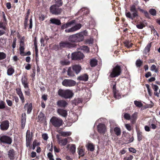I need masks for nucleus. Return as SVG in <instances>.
Returning <instances> with one entry per match:
<instances>
[{
	"label": "nucleus",
	"instance_id": "nucleus-1",
	"mask_svg": "<svg viewBox=\"0 0 160 160\" xmlns=\"http://www.w3.org/2000/svg\"><path fill=\"white\" fill-rule=\"evenodd\" d=\"M58 94L59 96L65 99L70 98H72L74 95L72 90L69 89L64 90L61 88L58 90Z\"/></svg>",
	"mask_w": 160,
	"mask_h": 160
},
{
	"label": "nucleus",
	"instance_id": "nucleus-2",
	"mask_svg": "<svg viewBox=\"0 0 160 160\" xmlns=\"http://www.w3.org/2000/svg\"><path fill=\"white\" fill-rule=\"evenodd\" d=\"M130 10L131 12H132V16L130 12H126L125 15L127 18L133 20L136 17L138 16L136 5L134 4L131 5L130 7Z\"/></svg>",
	"mask_w": 160,
	"mask_h": 160
},
{
	"label": "nucleus",
	"instance_id": "nucleus-3",
	"mask_svg": "<svg viewBox=\"0 0 160 160\" xmlns=\"http://www.w3.org/2000/svg\"><path fill=\"white\" fill-rule=\"evenodd\" d=\"M50 122L55 128H59L63 124V120L60 118L53 116L50 120Z\"/></svg>",
	"mask_w": 160,
	"mask_h": 160
},
{
	"label": "nucleus",
	"instance_id": "nucleus-4",
	"mask_svg": "<svg viewBox=\"0 0 160 160\" xmlns=\"http://www.w3.org/2000/svg\"><path fill=\"white\" fill-rule=\"evenodd\" d=\"M62 9L59 8L57 5H53L51 6L50 8V12L53 14H60L62 12Z\"/></svg>",
	"mask_w": 160,
	"mask_h": 160
},
{
	"label": "nucleus",
	"instance_id": "nucleus-5",
	"mask_svg": "<svg viewBox=\"0 0 160 160\" xmlns=\"http://www.w3.org/2000/svg\"><path fill=\"white\" fill-rule=\"evenodd\" d=\"M12 141V138L7 135H3L0 137V142L3 144H10Z\"/></svg>",
	"mask_w": 160,
	"mask_h": 160
},
{
	"label": "nucleus",
	"instance_id": "nucleus-6",
	"mask_svg": "<svg viewBox=\"0 0 160 160\" xmlns=\"http://www.w3.org/2000/svg\"><path fill=\"white\" fill-rule=\"evenodd\" d=\"M76 84L75 81L71 79H64L62 82V85L67 87L74 86Z\"/></svg>",
	"mask_w": 160,
	"mask_h": 160
},
{
	"label": "nucleus",
	"instance_id": "nucleus-7",
	"mask_svg": "<svg viewBox=\"0 0 160 160\" xmlns=\"http://www.w3.org/2000/svg\"><path fill=\"white\" fill-rule=\"evenodd\" d=\"M81 27L82 25L81 24L77 23L74 26H72L69 29H65V31L66 33L73 32L79 29Z\"/></svg>",
	"mask_w": 160,
	"mask_h": 160
},
{
	"label": "nucleus",
	"instance_id": "nucleus-8",
	"mask_svg": "<svg viewBox=\"0 0 160 160\" xmlns=\"http://www.w3.org/2000/svg\"><path fill=\"white\" fill-rule=\"evenodd\" d=\"M84 57L83 53L80 52H75L72 53L71 58L72 60H80Z\"/></svg>",
	"mask_w": 160,
	"mask_h": 160
},
{
	"label": "nucleus",
	"instance_id": "nucleus-9",
	"mask_svg": "<svg viewBox=\"0 0 160 160\" xmlns=\"http://www.w3.org/2000/svg\"><path fill=\"white\" fill-rule=\"evenodd\" d=\"M59 46L61 48H68L73 47L74 44L68 41H61L59 44Z\"/></svg>",
	"mask_w": 160,
	"mask_h": 160
},
{
	"label": "nucleus",
	"instance_id": "nucleus-10",
	"mask_svg": "<svg viewBox=\"0 0 160 160\" xmlns=\"http://www.w3.org/2000/svg\"><path fill=\"white\" fill-rule=\"evenodd\" d=\"M9 126V122L8 120H6L1 122L0 125V128L1 130L5 131L7 130Z\"/></svg>",
	"mask_w": 160,
	"mask_h": 160
},
{
	"label": "nucleus",
	"instance_id": "nucleus-11",
	"mask_svg": "<svg viewBox=\"0 0 160 160\" xmlns=\"http://www.w3.org/2000/svg\"><path fill=\"white\" fill-rule=\"evenodd\" d=\"M123 140L126 143H129L132 142L134 140V137L128 133L125 135L123 137Z\"/></svg>",
	"mask_w": 160,
	"mask_h": 160
},
{
	"label": "nucleus",
	"instance_id": "nucleus-12",
	"mask_svg": "<svg viewBox=\"0 0 160 160\" xmlns=\"http://www.w3.org/2000/svg\"><path fill=\"white\" fill-rule=\"evenodd\" d=\"M97 129L99 133L104 134L106 132V127L104 124L100 123L97 126Z\"/></svg>",
	"mask_w": 160,
	"mask_h": 160
},
{
	"label": "nucleus",
	"instance_id": "nucleus-13",
	"mask_svg": "<svg viewBox=\"0 0 160 160\" xmlns=\"http://www.w3.org/2000/svg\"><path fill=\"white\" fill-rule=\"evenodd\" d=\"M25 38L24 37H23L22 38V39L24 40ZM25 45L24 41L21 40L20 43V48H19V50H20V54L22 56H24V50L25 49L24 48Z\"/></svg>",
	"mask_w": 160,
	"mask_h": 160
},
{
	"label": "nucleus",
	"instance_id": "nucleus-14",
	"mask_svg": "<svg viewBox=\"0 0 160 160\" xmlns=\"http://www.w3.org/2000/svg\"><path fill=\"white\" fill-rule=\"evenodd\" d=\"M75 22V21L74 20H72L69 22H67L66 23L63 24L61 26V29H67L69 28L72 27L74 25V24Z\"/></svg>",
	"mask_w": 160,
	"mask_h": 160
},
{
	"label": "nucleus",
	"instance_id": "nucleus-15",
	"mask_svg": "<svg viewBox=\"0 0 160 160\" xmlns=\"http://www.w3.org/2000/svg\"><path fill=\"white\" fill-rule=\"evenodd\" d=\"M15 155V152L13 149H10L8 152V155L10 160H14Z\"/></svg>",
	"mask_w": 160,
	"mask_h": 160
},
{
	"label": "nucleus",
	"instance_id": "nucleus-16",
	"mask_svg": "<svg viewBox=\"0 0 160 160\" xmlns=\"http://www.w3.org/2000/svg\"><path fill=\"white\" fill-rule=\"evenodd\" d=\"M57 105L59 107L65 108L67 107L68 103L64 100H61L58 101L57 102Z\"/></svg>",
	"mask_w": 160,
	"mask_h": 160
},
{
	"label": "nucleus",
	"instance_id": "nucleus-17",
	"mask_svg": "<svg viewBox=\"0 0 160 160\" xmlns=\"http://www.w3.org/2000/svg\"><path fill=\"white\" fill-rule=\"evenodd\" d=\"M26 120V115L25 113L22 115L21 118V127L22 129L24 128Z\"/></svg>",
	"mask_w": 160,
	"mask_h": 160
},
{
	"label": "nucleus",
	"instance_id": "nucleus-18",
	"mask_svg": "<svg viewBox=\"0 0 160 160\" xmlns=\"http://www.w3.org/2000/svg\"><path fill=\"white\" fill-rule=\"evenodd\" d=\"M22 83L23 86L24 88L26 89L28 88L29 87V82L28 80V79L27 77L24 76L21 79Z\"/></svg>",
	"mask_w": 160,
	"mask_h": 160
},
{
	"label": "nucleus",
	"instance_id": "nucleus-19",
	"mask_svg": "<svg viewBox=\"0 0 160 160\" xmlns=\"http://www.w3.org/2000/svg\"><path fill=\"white\" fill-rule=\"evenodd\" d=\"M74 34L77 42H82L84 40V36L82 33H78Z\"/></svg>",
	"mask_w": 160,
	"mask_h": 160
},
{
	"label": "nucleus",
	"instance_id": "nucleus-20",
	"mask_svg": "<svg viewBox=\"0 0 160 160\" xmlns=\"http://www.w3.org/2000/svg\"><path fill=\"white\" fill-rule=\"evenodd\" d=\"M24 108L25 109H27V113L28 114H30L31 112L32 109V103L29 104H28V103H26L24 106Z\"/></svg>",
	"mask_w": 160,
	"mask_h": 160
},
{
	"label": "nucleus",
	"instance_id": "nucleus-21",
	"mask_svg": "<svg viewBox=\"0 0 160 160\" xmlns=\"http://www.w3.org/2000/svg\"><path fill=\"white\" fill-rule=\"evenodd\" d=\"M58 113L63 117H66L67 116V111L61 108H59L57 110Z\"/></svg>",
	"mask_w": 160,
	"mask_h": 160
},
{
	"label": "nucleus",
	"instance_id": "nucleus-22",
	"mask_svg": "<svg viewBox=\"0 0 160 160\" xmlns=\"http://www.w3.org/2000/svg\"><path fill=\"white\" fill-rule=\"evenodd\" d=\"M77 79L80 81H87L88 79V76L87 74H84L78 77Z\"/></svg>",
	"mask_w": 160,
	"mask_h": 160
},
{
	"label": "nucleus",
	"instance_id": "nucleus-23",
	"mask_svg": "<svg viewBox=\"0 0 160 160\" xmlns=\"http://www.w3.org/2000/svg\"><path fill=\"white\" fill-rule=\"evenodd\" d=\"M50 23L57 25H59L61 23L60 20L56 18H51L50 20Z\"/></svg>",
	"mask_w": 160,
	"mask_h": 160
},
{
	"label": "nucleus",
	"instance_id": "nucleus-24",
	"mask_svg": "<svg viewBox=\"0 0 160 160\" xmlns=\"http://www.w3.org/2000/svg\"><path fill=\"white\" fill-rule=\"evenodd\" d=\"M137 117L138 113L137 112H134L132 115L130 120L132 124H133L136 123Z\"/></svg>",
	"mask_w": 160,
	"mask_h": 160
},
{
	"label": "nucleus",
	"instance_id": "nucleus-25",
	"mask_svg": "<svg viewBox=\"0 0 160 160\" xmlns=\"http://www.w3.org/2000/svg\"><path fill=\"white\" fill-rule=\"evenodd\" d=\"M33 137V133L28 130L26 133V140H32Z\"/></svg>",
	"mask_w": 160,
	"mask_h": 160
},
{
	"label": "nucleus",
	"instance_id": "nucleus-26",
	"mask_svg": "<svg viewBox=\"0 0 160 160\" xmlns=\"http://www.w3.org/2000/svg\"><path fill=\"white\" fill-rule=\"evenodd\" d=\"M110 76L111 77L113 78L117 77L119 75L121 72V71H112Z\"/></svg>",
	"mask_w": 160,
	"mask_h": 160
},
{
	"label": "nucleus",
	"instance_id": "nucleus-27",
	"mask_svg": "<svg viewBox=\"0 0 160 160\" xmlns=\"http://www.w3.org/2000/svg\"><path fill=\"white\" fill-rule=\"evenodd\" d=\"M46 118L44 114L41 112L38 116V119L40 122H43Z\"/></svg>",
	"mask_w": 160,
	"mask_h": 160
},
{
	"label": "nucleus",
	"instance_id": "nucleus-28",
	"mask_svg": "<svg viewBox=\"0 0 160 160\" xmlns=\"http://www.w3.org/2000/svg\"><path fill=\"white\" fill-rule=\"evenodd\" d=\"M86 147L87 148L88 150L91 152L93 151L95 149V147L94 145L92 143H88L87 144Z\"/></svg>",
	"mask_w": 160,
	"mask_h": 160
},
{
	"label": "nucleus",
	"instance_id": "nucleus-29",
	"mask_svg": "<svg viewBox=\"0 0 160 160\" xmlns=\"http://www.w3.org/2000/svg\"><path fill=\"white\" fill-rule=\"evenodd\" d=\"M113 131L115 134L118 136H120L121 134V130L118 127H115L114 128Z\"/></svg>",
	"mask_w": 160,
	"mask_h": 160
},
{
	"label": "nucleus",
	"instance_id": "nucleus-30",
	"mask_svg": "<svg viewBox=\"0 0 160 160\" xmlns=\"http://www.w3.org/2000/svg\"><path fill=\"white\" fill-rule=\"evenodd\" d=\"M82 68L81 66L79 65H73L72 67H69L68 70H81Z\"/></svg>",
	"mask_w": 160,
	"mask_h": 160
},
{
	"label": "nucleus",
	"instance_id": "nucleus-31",
	"mask_svg": "<svg viewBox=\"0 0 160 160\" xmlns=\"http://www.w3.org/2000/svg\"><path fill=\"white\" fill-rule=\"evenodd\" d=\"M80 71H67L68 75L69 76L73 77L75 76V72L76 74H78L79 72Z\"/></svg>",
	"mask_w": 160,
	"mask_h": 160
},
{
	"label": "nucleus",
	"instance_id": "nucleus-32",
	"mask_svg": "<svg viewBox=\"0 0 160 160\" xmlns=\"http://www.w3.org/2000/svg\"><path fill=\"white\" fill-rule=\"evenodd\" d=\"M138 140L139 141L142 140L143 138V136L142 135V132L140 130L137 131Z\"/></svg>",
	"mask_w": 160,
	"mask_h": 160
},
{
	"label": "nucleus",
	"instance_id": "nucleus-33",
	"mask_svg": "<svg viewBox=\"0 0 160 160\" xmlns=\"http://www.w3.org/2000/svg\"><path fill=\"white\" fill-rule=\"evenodd\" d=\"M68 40L69 42H77L74 34L69 36Z\"/></svg>",
	"mask_w": 160,
	"mask_h": 160
},
{
	"label": "nucleus",
	"instance_id": "nucleus-34",
	"mask_svg": "<svg viewBox=\"0 0 160 160\" xmlns=\"http://www.w3.org/2000/svg\"><path fill=\"white\" fill-rule=\"evenodd\" d=\"M151 46V43H148L145 48L143 51V53L145 54H146L148 53L150 51Z\"/></svg>",
	"mask_w": 160,
	"mask_h": 160
},
{
	"label": "nucleus",
	"instance_id": "nucleus-35",
	"mask_svg": "<svg viewBox=\"0 0 160 160\" xmlns=\"http://www.w3.org/2000/svg\"><path fill=\"white\" fill-rule=\"evenodd\" d=\"M60 134L62 136L65 137L70 136L72 133L70 132L62 131L60 132Z\"/></svg>",
	"mask_w": 160,
	"mask_h": 160
},
{
	"label": "nucleus",
	"instance_id": "nucleus-36",
	"mask_svg": "<svg viewBox=\"0 0 160 160\" xmlns=\"http://www.w3.org/2000/svg\"><path fill=\"white\" fill-rule=\"evenodd\" d=\"M59 143H61L63 146L66 145L68 142V139L66 138L60 139L59 140Z\"/></svg>",
	"mask_w": 160,
	"mask_h": 160
},
{
	"label": "nucleus",
	"instance_id": "nucleus-37",
	"mask_svg": "<svg viewBox=\"0 0 160 160\" xmlns=\"http://www.w3.org/2000/svg\"><path fill=\"white\" fill-rule=\"evenodd\" d=\"M6 107H7L5 102L2 100H0V109H3Z\"/></svg>",
	"mask_w": 160,
	"mask_h": 160
},
{
	"label": "nucleus",
	"instance_id": "nucleus-38",
	"mask_svg": "<svg viewBox=\"0 0 160 160\" xmlns=\"http://www.w3.org/2000/svg\"><path fill=\"white\" fill-rule=\"evenodd\" d=\"M70 151L72 154H74L76 151V146L74 144H72L70 148Z\"/></svg>",
	"mask_w": 160,
	"mask_h": 160
},
{
	"label": "nucleus",
	"instance_id": "nucleus-39",
	"mask_svg": "<svg viewBox=\"0 0 160 160\" xmlns=\"http://www.w3.org/2000/svg\"><path fill=\"white\" fill-rule=\"evenodd\" d=\"M134 104L137 107L139 108H141L143 106L142 103L141 102L139 101H135Z\"/></svg>",
	"mask_w": 160,
	"mask_h": 160
},
{
	"label": "nucleus",
	"instance_id": "nucleus-40",
	"mask_svg": "<svg viewBox=\"0 0 160 160\" xmlns=\"http://www.w3.org/2000/svg\"><path fill=\"white\" fill-rule=\"evenodd\" d=\"M97 64V61L96 59H92L90 61V65L92 67H95Z\"/></svg>",
	"mask_w": 160,
	"mask_h": 160
},
{
	"label": "nucleus",
	"instance_id": "nucleus-41",
	"mask_svg": "<svg viewBox=\"0 0 160 160\" xmlns=\"http://www.w3.org/2000/svg\"><path fill=\"white\" fill-rule=\"evenodd\" d=\"M143 63V62L140 59H138L136 62V65L137 67H140Z\"/></svg>",
	"mask_w": 160,
	"mask_h": 160
},
{
	"label": "nucleus",
	"instance_id": "nucleus-42",
	"mask_svg": "<svg viewBox=\"0 0 160 160\" xmlns=\"http://www.w3.org/2000/svg\"><path fill=\"white\" fill-rule=\"evenodd\" d=\"M78 154L81 157H83L84 155V153L83 150L82 148H79L78 149Z\"/></svg>",
	"mask_w": 160,
	"mask_h": 160
},
{
	"label": "nucleus",
	"instance_id": "nucleus-43",
	"mask_svg": "<svg viewBox=\"0 0 160 160\" xmlns=\"http://www.w3.org/2000/svg\"><path fill=\"white\" fill-rule=\"evenodd\" d=\"M124 45L125 46L128 48H130L132 46V43H130L129 41H126L124 42Z\"/></svg>",
	"mask_w": 160,
	"mask_h": 160
},
{
	"label": "nucleus",
	"instance_id": "nucleus-44",
	"mask_svg": "<svg viewBox=\"0 0 160 160\" xmlns=\"http://www.w3.org/2000/svg\"><path fill=\"white\" fill-rule=\"evenodd\" d=\"M146 86L147 89V90L148 91V93L149 95L151 96L152 95V92L151 90L150 87L149 85L148 84H146Z\"/></svg>",
	"mask_w": 160,
	"mask_h": 160
},
{
	"label": "nucleus",
	"instance_id": "nucleus-45",
	"mask_svg": "<svg viewBox=\"0 0 160 160\" xmlns=\"http://www.w3.org/2000/svg\"><path fill=\"white\" fill-rule=\"evenodd\" d=\"M6 57V53L3 52H0V60L5 59Z\"/></svg>",
	"mask_w": 160,
	"mask_h": 160
},
{
	"label": "nucleus",
	"instance_id": "nucleus-46",
	"mask_svg": "<svg viewBox=\"0 0 160 160\" xmlns=\"http://www.w3.org/2000/svg\"><path fill=\"white\" fill-rule=\"evenodd\" d=\"M113 93L114 97L116 99H119L121 98V96L119 93L118 91L116 92V94H115L114 92H113Z\"/></svg>",
	"mask_w": 160,
	"mask_h": 160
},
{
	"label": "nucleus",
	"instance_id": "nucleus-47",
	"mask_svg": "<svg viewBox=\"0 0 160 160\" xmlns=\"http://www.w3.org/2000/svg\"><path fill=\"white\" fill-rule=\"evenodd\" d=\"M149 12L152 16H155L156 14V11L154 9H151L149 11Z\"/></svg>",
	"mask_w": 160,
	"mask_h": 160
},
{
	"label": "nucleus",
	"instance_id": "nucleus-48",
	"mask_svg": "<svg viewBox=\"0 0 160 160\" xmlns=\"http://www.w3.org/2000/svg\"><path fill=\"white\" fill-rule=\"evenodd\" d=\"M124 117L125 119L127 120H130L131 116L129 114L125 113Z\"/></svg>",
	"mask_w": 160,
	"mask_h": 160
},
{
	"label": "nucleus",
	"instance_id": "nucleus-49",
	"mask_svg": "<svg viewBox=\"0 0 160 160\" xmlns=\"http://www.w3.org/2000/svg\"><path fill=\"white\" fill-rule=\"evenodd\" d=\"M16 92L17 94L19 96L21 95H22L23 94L21 89L20 88H17L16 89Z\"/></svg>",
	"mask_w": 160,
	"mask_h": 160
},
{
	"label": "nucleus",
	"instance_id": "nucleus-50",
	"mask_svg": "<svg viewBox=\"0 0 160 160\" xmlns=\"http://www.w3.org/2000/svg\"><path fill=\"white\" fill-rule=\"evenodd\" d=\"M125 126L127 129L129 131H131L132 130V127L129 124H125Z\"/></svg>",
	"mask_w": 160,
	"mask_h": 160
},
{
	"label": "nucleus",
	"instance_id": "nucleus-51",
	"mask_svg": "<svg viewBox=\"0 0 160 160\" xmlns=\"http://www.w3.org/2000/svg\"><path fill=\"white\" fill-rule=\"evenodd\" d=\"M145 27V25L143 23H141L140 24L136 25V27L138 29H142Z\"/></svg>",
	"mask_w": 160,
	"mask_h": 160
},
{
	"label": "nucleus",
	"instance_id": "nucleus-52",
	"mask_svg": "<svg viewBox=\"0 0 160 160\" xmlns=\"http://www.w3.org/2000/svg\"><path fill=\"white\" fill-rule=\"evenodd\" d=\"M133 158V156L132 155H130L128 157H125L123 158V160H132Z\"/></svg>",
	"mask_w": 160,
	"mask_h": 160
},
{
	"label": "nucleus",
	"instance_id": "nucleus-53",
	"mask_svg": "<svg viewBox=\"0 0 160 160\" xmlns=\"http://www.w3.org/2000/svg\"><path fill=\"white\" fill-rule=\"evenodd\" d=\"M16 41L17 39L16 38H13L12 45V47L13 49L16 47Z\"/></svg>",
	"mask_w": 160,
	"mask_h": 160
},
{
	"label": "nucleus",
	"instance_id": "nucleus-54",
	"mask_svg": "<svg viewBox=\"0 0 160 160\" xmlns=\"http://www.w3.org/2000/svg\"><path fill=\"white\" fill-rule=\"evenodd\" d=\"M42 137L45 140H47L48 138V134L46 133L43 134L42 135Z\"/></svg>",
	"mask_w": 160,
	"mask_h": 160
},
{
	"label": "nucleus",
	"instance_id": "nucleus-55",
	"mask_svg": "<svg viewBox=\"0 0 160 160\" xmlns=\"http://www.w3.org/2000/svg\"><path fill=\"white\" fill-rule=\"evenodd\" d=\"M6 101L8 106L10 107L12 106V102L11 100L9 99H7Z\"/></svg>",
	"mask_w": 160,
	"mask_h": 160
},
{
	"label": "nucleus",
	"instance_id": "nucleus-56",
	"mask_svg": "<svg viewBox=\"0 0 160 160\" xmlns=\"http://www.w3.org/2000/svg\"><path fill=\"white\" fill-rule=\"evenodd\" d=\"M5 43V40L2 38H0V46H3Z\"/></svg>",
	"mask_w": 160,
	"mask_h": 160
},
{
	"label": "nucleus",
	"instance_id": "nucleus-57",
	"mask_svg": "<svg viewBox=\"0 0 160 160\" xmlns=\"http://www.w3.org/2000/svg\"><path fill=\"white\" fill-rule=\"evenodd\" d=\"M82 49L86 52H88L89 51V48L87 46H82Z\"/></svg>",
	"mask_w": 160,
	"mask_h": 160
},
{
	"label": "nucleus",
	"instance_id": "nucleus-58",
	"mask_svg": "<svg viewBox=\"0 0 160 160\" xmlns=\"http://www.w3.org/2000/svg\"><path fill=\"white\" fill-rule=\"evenodd\" d=\"M153 106V104L152 102L151 104H147L145 106H144V108L146 109L148 108H151Z\"/></svg>",
	"mask_w": 160,
	"mask_h": 160
},
{
	"label": "nucleus",
	"instance_id": "nucleus-59",
	"mask_svg": "<svg viewBox=\"0 0 160 160\" xmlns=\"http://www.w3.org/2000/svg\"><path fill=\"white\" fill-rule=\"evenodd\" d=\"M129 151L130 152L133 153H136L137 152V150L133 148H129Z\"/></svg>",
	"mask_w": 160,
	"mask_h": 160
},
{
	"label": "nucleus",
	"instance_id": "nucleus-60",
	"mask_svg": "<svg viewBox=\"0 0 160 160\" xmlns=\"http://www.w3.org/2000/svg\"><path fill=\"white\" fill-rule=\"evenodd\" d=\"M152 88L155 92H157L158 89V87L156 85L152 84Z\"/></svg>",
	"mask_w": 160,
	"mask_h": 160
},
{
	"label": "nucleus",
	"instance_id": "nucleus-61",
	"mask_svg": "<svg viewBox=\"0 0 160 160\" xmlns=\"http://www.w3.org/2000/svg\"><path fill=\"white\" fill-rule=\"evenodd\" d=\"M32 144L36 147V146H38L39 145L40 143L38 142L37 140L35 139L33 141Z\"/></svg>",
	"mask_w": 160,
	"mask_h": 160
},
{
	"label": "nucleus",
	"instance_id": "nucleus-62",
	"mask_svg": "<svg viewBox=\"0 0 160 160\" xmlns=\"http://www.w3.org/2000/svg\"><path fill=\"white\" fill-rule=\"evenodd\" d=\"M47 156L48 158L49 159L52 158L53 157V156L51 152H49L47 154Z\"/></svg>",
	"mask_w": 160,
	"mask_h": 160
},
{
	"label": "nucleus",
	"instance_id": "nucleus-63",
	"mask_svg": "<svg viewBox=\"0 0 160 160\" xmlns=\"http://www.w3.org/2000/svg\"><path fill=\"white\" fill-rule=\"evenodd\" d=\"M28 89L27 91H25V95L28 96H30V89L28 87V88H27Z\"/></svg>",
	"mask_w": 160,
	"mask_h": 160
},
{
	"label": "nucleus",
	"instance_id": "nucleus-64",
	"mask_svg": "<svg viewBox=\"0 0 160 160\" xmlns=\"http://www.w3.org/2000/svg\"><path fill=\"white\" fill-rule=\"evenodd\" d=\"M32 140H26V146L27 147L29 146V147H30V148L31 147V146H30V144L31 141Z\"/></svg>",
	"mask_w": 160,
	"mask_h": 160
}]
</instances>
